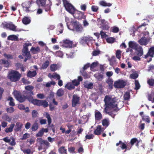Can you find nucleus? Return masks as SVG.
<instances>
[{
  "mask_svg": "<svg viewBox=\"0 0 154 154\" xmlns=\"http://www.w3.org/2000/svg\"><path fill=\"white\" fill-rule=\"evenodd\" d=\"M72 15L75 18L78 19V20L85 19L86 18V16L85 15L84 12L81 11H75Z\"/></svg>",
  "mask_w": 154,
  "mask_h": 154,
  "instance_id": "8",
  "label": "nucleus"
},
{
  "mask_svg": "<svg viewBox=\"0 0 154 154\" xmlns=\"http://www.w3.org/2000/svg\"><path fill=\"white\" fill-rule=\"evenodd\" d=\"M50 77L51 78H53L54 79H56L57 80H59L60 78V75L57 73H55L52 75Z\"/></svg>",
  "mask_w": 154,
  "mask_h": 154,
  "instance_id": "49",
  "label": "nucleus"
},
{
  "mask_svg": "<svg viewBox=\"0 0 154 154\" xmlns=\"http://www.w3.org/2000/svg\"><path fill=\"white\" fill-rule=\"evenodd\" d=\"M38 114V113L35 110H33L32 113V117L33 118L36 117L37 116Z\"/></svg>",
  "mask_w": 154,
  "mask_h": 154,
  "instance_id": "63",
  "label": "nucleus"
},
{
  "mask_svg": "<svg viewBox=\"0 0 154 154\" xmlns=\"http://www.w3.org/2000/svg\"><path fill=\"white\" fill-rule=\"evenodd\" d=\"M18 37L15 35H11L9 36L8 37V39L11 40H17Z\"/></svg>",
  "mask_w": 154,
  "mask_h": 154,
  "instance_id": "43",
  "label": "nucleus"
},
{
  "mask_svg": "<svg viewBox=\"0 0 154 154\" xmlns=\"http://www.w3.org/2000/svg\"><path fill=\"white\" fill-rule=\"evenodd\" d=\"M103 100L105 103L104 111L106 113L111 115V113L108 112V111L116 107L117 108H119V103H117L116 98H112L111 96L107 95L105 96Z\"/></svg>",
  "mask_w": 154,
  "mask_h": 154,
  "instance_id": "1",
  "label": "nucleus"
},
{
  "mask_svg": "<svg viewBox=\"0 0 154 154\" xmlns=\"http://www.w3.org/2000/svg\"><path fill=\"white\" fill-rule=\"evenodd\" d=\"M65 88H67L69 90H71L75 88L74 85L71 83H68L65 86Z\"/></svg>",
  "mask_w": 154,
  "mask_h": 154,
  "instance_id": "36",
  "label": "nucleus"
},
{
  "mask_svg": "<svg viewBox=\"0 0 154 154\" xmlns=\"http://www.w3.org/2000/svg\"><path fill=\"white\" fill-rule=\"evenodd\" d=\"M99 4L103 7H110L112 4L110 3H107L104 1H101L99 2Z\"/></svg>",
  "mask_w": 154,
  "mask_h": 154,
  "instance_id": "32",
  "label": "nucleus"
},
{
  "mask_svg": "<svg viewBox=\"0 0 154 154\" xmlns=\"http://www.w3.org/2000/svg\"><path fill=\"white\" fill-rule=\"evenodd\" d=\"M94 137V136L93 134H87L85 136V140H90L93 139Z\"/></svg>",
  "mask_w": 154,
  "mask_h": 154,
  "instance_id": "56",
  "label": "nucleus"
},
{
  "mask_svg": "<svg viewBox=\"0 0 154 154\" xmlns=\"http://www.w3.org/2000/svg\"><path fill=\"white\" fill-rule=\"evenodd\" d=\"M128 45L129 47L132 49H137L138 47V45L135 42L130 41L128 42Z\"/></svg>",
  "mask_w": 154,
  "mask_h": 154,
  "instance_id": "26",
  "label": "nucleus"
},
{
  "mask_svg": "<svg viewBox=\"0 0 154 154\" xmlns=\"http://www.w3.org/2000/svg\"><path fill=\"white\" fill-rule=\"evenodd\" d=\"M85 87L88 89H91L93 88V84L92 83H90L88 84H86L85 86Z\"/></svg>",
  "mask_w": 154,
  "mask_h": 154,
  "instance_id": "62",
  "label": "nucleus"
},
{
  "mask_svg": "<svg viewBox=\"0 0 154 154\" xmlns=\"http://www.w3.org/2000/svg\"><path fill=\"white\" fill-rule=\"evenodd\" d=\"M130 97V93L129 91H127L125 93L124 95V98L125 100H129Z\"/></svg>",
  "mask_w": 154,
  "mask_h": 154,
  "instance_id": "39",
  "label": "nucleus"
},
{
  "mask_svg": "<svg viewBox=\"0 0 154 154\" xmlns=\"http://www.w3.org/2000/svg\"><path fill=\"white\" fill-rule=\"evenodd\" d=\"M49 62L48 60L46 61L42 65L41 68L43 69H46L49 66Z\"/></svg>",
  "mask_w": 154,
  "mask_h": 154,
  "instance_id": "42",
  "label": "nucleus"
},
{
  "mask_svg": "<svg viewBox=\"0 0 154 154\" xmlns=\"http://www.w3.org/2000/svg\"><path fill=\"white\" fill-rule=\"evenodd\" d=\"M73 42L69 40L66 39L63 41V47L71 48L73 47Z\"/></svg>",
  "mask_w": 154,
  "mask_h": 154,
  "instance_id": "17",
  "label": "nucleus"
},
{
  "mask_svg": "<svg viewBox=\"0 0 154 154\" xmlns=\"http://www.w3.org/2000/svg\"><path fill=\"white\" fill-rule=\"evenodd\" d=\"M7 100L9 101V104L10 106H13L15 105V103L14 102V100L11 97H9L7 99Z\"/></svg>",
  "mask_w": 154,
  "mask_h": 154,
  "instance_id": "33",
  "label": "nucleus"
},
{
  "mask_svg": "<svg viewBox=\"0 0 154 154\" xmlns=\"http://www.w3.org/2000/svg\"><path fill=\"white\" fill-rule=\"evenodd\" d=\"M16 28V26H15L14 24L9 23L8 28V29H9L13 31H15Z\"/></svg>",
  "mask_w": 154,
  "mask_h": 154,
  "instance_id": "46",
  "label": "nucleus"
},
{
  "mask_svg": "<svg viewBox=\"0 0 154 154\" xmlns=\"http://www.w3.org/2000/svg\"><path fill=\"white\" fill-rule=\"evenodd\" d=\"M80 100L79 97L76 94L73 95L72 100V106L75 107L77 104H80Z\"/></svg>",
  "mask_w": 154,
  "mask_h": 154,
  "instance_id": "12",
  "label": "nucleus"
},
{
  "mask_svg": "<svg viewBox=\"0 0 154 154\" xmlns=\"http://www.w3.org/2000/svg\"><path fill=\"white\" fill-rule=\"evenodd\" d=\"M120 144H121L120 147L122 150L125 149V150L124 151L125 152H126L127 150H130L131 148V146H128L126 145V143L122 142L121 140L119 141V143H117L116 145L117 146H118Z\"/></svg>",
  "mask_w": 154,
  "mask_h": 154,
  "instance_id": "14",
  "label": "nucleus"
},
{
  "mask_svg": "<svg viewBox=\"0 0 154 154\" xmlns=\"http://www.w3.org/2000/svg\"><path fill=\"white\" fill-rule=\"evenodd\" d=\"M66 10L69 13L72 14L75 11V9L73 6L69 2L64 5Z\"/></svg>",
  "mask_w": 154,
  "mask_h": 154,
  "instance_id": "10",
  "label": "nucleus"
},
{
  "mask_svg": "<svg viewBox=\"0 0 154 154\" xmlns=\"http://www.w3.org/2000/svg\"><path fill=\"white\" fill-rule=\"evenodd\" d=\"M154 47H151L149 49L148 53L145 55L143 57L144 58H146L149 56H150L151 57L149 58V60L147 61V62L149 63L152 60V58L154 57Z\"/></svg>",
  "mask_w": 154,
  "mask_h": 154,
  "instance_id": "11",
  "label": "nucleus"
},
{
  "mask_svg": "<svg viewBox=\"0 0 154 154\" xmlns=\"http://www.w3.org/2000/svg\"><path fill=\"white\" fill-rule=\"evenodd\" d=\"M147 84L150 86H154V79H148L147 80Z\"/></svg>",
  "mask_w": 154,
  "mask_h": 154,
  "instance_id": "45",
  "label": "nucleus"
},
{
  "mask_svg": "<svg viewBox=\"0 0 154 154\" xmlns=\"http://www.w3.org/2000/svg\"><path fill=\"white\" fill-rule=\"evenodd\" d=\"M113 79L110 78H109L106 81V82L108 85L109 88L110 89H112L113 88Z\"/></svg>",
  "mask_w": 154,
  "mask_h": 154,
  "instance_id": "24",
  "label": "nucleus"
},
{
  "mask_svg": "<svg viewBox=\"0 0 154 154\" xmlns=\"http://www.w3.org/2000/svg\"><path fill=\"white\" fill-rule=\"evenodd\" d=\"M32 95H27L26 97V99L29 102L32 103L34 105H36L37 99H34L32 97Z\"/></svg>",
  "mask_w": 154,
  "mask_h": 154,
  "instance_id": "20",
  "label": "nucleus"
},
{
  "mask_svg": "<svg viewBox=\"0 0 154 154\" xmlns=\"http://www.w3.org/2000/svg\"><path fill=\"white\" fill-rule=\"evenodd\" d=\"M142 119L143 120L148 123L150 122V119L149 116H143Z\"/></svg>",
  "mask_w": 154,
  "mask_h": 154,
  "instance_id": "47",
  "label": "nucleus"
},
{
  "mask_svg": "<svg viewBox=\"0 0 154 154\" xmlns=\"http://www.w3.org/2000/svg\"><path fill=\"white\" fill-rule=\"evenodd\" d=\"M138 77V74L137 73H133L130 75V78L133 79H135Z\"/></svg>",
  "mask_w": 154,
  "mask_h": 154,
  "instance_id": "53",
  "label": "nucleus"
},
{
  "mask_svg": "<svg viewBox=\"0 0 154 154\" xmlns=\"http://www.w3.org/2000/svg\"><path fill=\"white\" fill-rule=\"evenodd\" d=\"M149 42L148 40L145 37H142L138 41L141 45H146Z\"/></svg>",
  "mask_w": 154,
  "mask_h": 154,
  "instance_id": "19",
  "label": "nucleus"
},
{
  "mask_svg": "<svg viewBox=\"0 0 154 154\" xmlns=\"http://www.w3.org/2000/svg\"><path fill=\"white\" fill-rule=\"evenodd\" d=\"M137 50L138 53L137 55L139 56H141L143 54V49L140 46H139L138 47H137V49H136Z\"/></svg>",
  "mask_w": 154,
  "mask_h": 154,
  "instance_id": "35",
  "label": "nucleus"
},
{
  "mask_svg": "<svg viewBox=\"0 0 154 154\" xmlns=\"http://www.w3.org/2000/svg\"><path fill=\"white\" fill-rule=\"evenodd\" d=\"M4 56L7 59H13V56L12 55L10 54H7L5 53L3 54Z\"/></svg>",
  "mask_w": 154,
  "mask_h": 154,
  "instance_id": "54",
  "label": "nucleus"
},
{
  "mask_svg": "<svg viewBox=\"0 0 154 154\" xmlns=\"http://www.w3.org/2000/svg\"><path fill=\"white\" fill-rule=\"evenodd\" d=\"M46 0H37L36 3L38 5H41V6L44 7Z\"/></svg>",
  "mask_w": 154,
  "mask_h": 154,
  "instance_id": "40",
  "label": "nucleus"
},
{
  "mask_svg": "<svg viewBox=\"0 0 154 154\" xmlns=\"http://www.w3.org/2000/svg\"><path fill=\"white\" fill-rule=\"evenodd\" d=\"M14 126L15 124H11L10 125L9 128H5V132L7 133L12 132Z\"/></svg>",
  "mask_w": 154,
  "mask_h": 154,
  "instance_id": "34",
  "label": "nucleus"
},
{
  "mask_svg": "<svg viewBox=\"0 0 154 154\" xmlns=\"http://www.w3.org/2000/svg\"><path fill=\"white\" fill-rule=\"evenodd\" d=\"M13 94L16 99L20 102H23L26 99V97L22 95L19 91H14Z\"/></svg>",
  "mask_w": 154,
  "mask_h": 154,
  "instance_id": "5",
  "label": "nucleus"
},
{
  "mask_svg": "<svg viewBox=\"0 0 154 154\" xmlns=\"http://www.w3.org/2000/svg\"><path fill=\"white\" fill-rule=\"evenodd\" d=\"M64 91L61 88L59 89L57 92V95L59 97H60L63 96L64 94Z\"/></svg>",
  "mask_w": 154,
  "mask_h": 154,
  "instance_id": "37",
  "label": "nucleus"
},
{
  "mask_svg": "<svg viewBox=\"0 0 154 154\" xmlns=\"http://www.w3.org/2000/svg\"><path fill=\"white\" fill-rule=\"evenodd\" d=\"M35 105L38 106H43L44 107L46 108L48 105V103L45 100H37Z\"/></svg>",
  "mask_w": 154,
  "mask_h": 154,
  "instance_id": "16",
  "label": "nucleus"
},
{
  "mask_svg": "<svg viewBox=\"0 0 154 154\" xmlns=\"http://www.w3.org/2000/svg\"><path fill=\"white\" fill-rule=\"evenodd\" d=\"M72 25L73 26V30L78 32H82L83 30L82 25L79 22L76 21L71 22Z\"/></svg>",
  "mask_w": 154,
  "mask_h": 154,
  "instance_id": "3",
  "label": "nucleus"
},
{
  "mask_svg": "<svg viewBox=\"0 0 154 154\" xmlns=\"http://www.w3.org/2000/svg\"><path fill=\"white\" fill-rule=\"evenodd\" d=\"M30 51L32 53L35 54L40 52V49L38 46H37L36 48L32 47L30 49Z\"/></svg>",
  "mask_w": 154,
  "mask_h": 154,
  "instance_id": "29",
  "label": "nucleus"
},
{
  "mask_svg": "<svg viewBox=\"0 0 154 154\" xmlns=\"http://www.w3.org/2000/svg\"><path fill=\"white\" fill-rule=\"evenodd\" d=\"M58 151L60 154H67V149L63 146L59 148L58 149Z\"/></svg>",
  "mask_w": 154,
  "mask_h": 154,
  "instance_id": "25",
  "label": "nucleus"
},
{
  "mask_svg": "<svg viewBox=\"0 0 154 154\" xmlns=\"http://www.w3.org/2000/svg\"><path fill=\"white\" fill-rule=\"evenodd\" d=\"M29 44L28 43H25L23 46V48L22 50V54L23 56H31L30 52L28 51V46Z\"/></svg>",
  "mask_w": 154,
  "mask_h": 154,
  "instance_id": "13",
  "label": "nucleus"
},
{
  "mask_svg": "<svg viewBox=\"0 0 154 154\" xmlns=\"http://www.w3.org/2000/svg\"><path fill=\"white\" fill-rule=\"evenodd\" d=\"M37 74L36 71L35 70L33 71L29 70L27 72V76L28 77L32 78L35 76Z\"/></svg>",
  "mask_w": 154,
  "mask_h": 154,
  "instance_id": "28",
  "label": "nucleus"
},
{
  "mask_svg": "<svg viewBox=\"0 0 154 154\" xmlns=\"http://www.w3.org/2000/svg\"><path fill=\"white\" fill-rule=\"evenodd\" d=\"M126 85V82L122 80L119 79L114 82L113 85L115 88H124Z\"/></svg>",
  "mask_w": 154,
  "mask_h": 154,
  "instance_id": "7",
  "label": "nucleus"
},
{
  "mask_svg": "<svg viewBox=\"0 0 154 154\" xmlns=\"http://www.w3.org/2000/svg\"><path fill=\"white\" fill-rule=\"evenodd\" d=\"M101 53V51L99 50H94L92 53V56H96L98 55Z\"/></svg>",
  "mask_w": 154,
  "mask_h": 154,
  "instance_id": "44",
  "label": "nucleus"
},
{
  "mask_svg": "<svg viewBox=\"0 0 154 154\" xmlns=\"http://www.w3.org/2000/svg\"><path fill=\"white\" fill-rule=\"evenodd\" d=\"M21 76V74L18 72L14 70H11L9 73L8 76L11 81L16 82L19 81Z\"/></svg>",
  "mask_w": 154,
  "mask_h": 154,
  "instance_id": "2",
  "label": "nucleus"
},
{
  "mask_svg": "<svg viewBox=\"0 0 154 154\" xmlns=\"http://www.w3.org/2000/svg\"><path fill=\"white\" fill-rule=\"evenodd\" d=\"M135 87L134 88V90H138L139 89L140 87V85L139 83V82L138 80H135Z\"/></svg>",
  "mask_w": 154,
  "mask_h": 154,
  "instance_id": "41",
  "label": "nucleus"
},
{
  "mask_svg": "<svg viewBox=\"0 0 154 154\" xmlns=\"http://www.w3.org/2000/svg\"><path fill=\"white\" fill-rule=\"evenodd\" d=\"M31 20L29 17H24L22 20V22L25 25H27L31 22Z\"/></svg>",
  "mask_w": 154,
  "mask_h": 154,
  "instance_id": "31",
  "label": "nucleus"
},
{
  "mask_svg": "<svg viewBox=\"0 0 154 154\" xmlns=\"http://www.w3.org/2000/svg\"><path fill=\"white\" fill-rule=\"evenodd\" d=\"M34 87L32 85H27L25 87V89L26 90L25 94L27 95H33L34 94L33 90Z\"/></svg>",
  "mask_w": 154,
  "mask_h": 154,
  "instance_id": "15",
  "label": "nucleus"
},
{
  "mask_svg": "<svg viewBox=\"0 0 154 154\" xmlns=\"http://www.w3.org/2000/svg\"><path fill=\"white\" fill-rule=\"evenodd\" d=\"M51 3L49 0H46L45 3V8L46 11H49L51 8Z\"/></svg>",
  "mask_w": 154,
  "mask_h": 154,
  "instance_id": "23",
  "label": "nucleus"
},
{
  "mask_svg": "<svg viewBox=\"0 0 154 154\" xmlns=\"http://www.w3.org/2000/svg\"><path fill=\"white\" fill-rule=\"evenodd\" d=\"M107 42L108 43H113L114 42L115 39L112 37L108 38L106 39Z\"/></svg>",
  "mask_w": 154,
  "mask_h": 154,
  "instance_id": "60",
  "label": "nucleus"
},
{
  "mask_svg": "<svg viewBox=\"0 0 154 154\" xmlns=\"http://www.w3.org/2000/svg\"><path fill=\"white\" fill-rule=\"evenodd\" d=\"M50 69L52 72L55 71L57 69V66L56 64L51 65L50 67Z\"/></svg>",
  "mask_w": 154,
  "mask_h": 154,
  "instance_id": "55",
  "label": "nucleus"
},
{
  "mask_svg": "<svg viewBox=\"0 0 154 154\" xmlns=\"http://www.w3.org/2000/svg\"><path fill=\"white\" fill-rule=\"evenodd\" d=\"M45 117L47 119L48 122V128H50V130H52L54 133L55 131V127L53 124L51 125L52 120L50 117V115L48 113L46 112V113Z\"/></svg>",
  "mask_w": 154,
  "mask_h": 154,
  "instance_id": "9",
  "label": "nucleus"
},
{
  "mask_svg": "<svg viewBox=\"0 0 154 154\" xmlns=\"http://www.w3.org/2000/svg\"><path fill=\"white\" fill-rule=\"evenodd\" d=\"M91 10L93 12H96L98 10V8L95 5H93L91 7Z\"/></svg>",
  "mask_w": 154,
  "mask_h": 154,
  "instance_id": "64",
  "label": "nucleus"
},
{
  "mask_svg": "<svg viewBox=\"0 0 154 154\" xmlns=\"http://www.w3.org/2000/svg\"><path fill=\"white\" fill-rule=\"evenodd\" d=\"M37 141L39 145L38 146L39 150L45 149V146H48L49 145V143L48 141L43 140L41 138H38L37 139Z\"/></svg>",
  "mask_w": 154,
  "mask_h": 154,
  "instance_id": "4",
  "label": "nucleus"
},
{
  "mask_svg": "<svg viewBox=\"0 0 154 154\" xmlns=\"http://www.w3.org/2000/svg\"><path fill=\"white\" fill-rule=\"evenodd\" d=\"M1 61L2 63L4 65V67L8 68L10 66V63L8 60L2 59Z\"/></svg>",
  "mask_w": 154,
  "mask_h": 154,
  "instance_id": "30",
  "label": "nucleus"
},
{
  "mask_svg": "<svg viewBox=\"0 0 154 154\" xmlns=\"http://www.w3.org/2000/svg\"><path fill=\"white\" fill-rule=\"evenodd\" d=\"M23 124L20 122H17L16 123L14 130L16 131H20L23 126Z\"/></svg>",
  "mask_w": 154,
  "mask_h": 154,
  "instance_id": "22",
  "label": "nucleus"
},
{
  "mask_svg": "<svg viewBox=\"0 0 154 154\" xmlns=\"http://www.w3.org/2000/svg\"><path fill=\"white\" fill-rule=\"evenodd\" d=\"M101 28L103 30H108L109 28V27L108 24H104L101 25Z\"/></svg>",
  "mask_w": 154,
  "mask_h": 154,
  "instance_id": "58",
  "label": "nucleus"
},
{
  "mask_svg": "<svg viewBox=\"0 0 154 154\" xmlns=\"http://www.w3.org/2000/svg\"><path fill=\"white\" fill-rule=\"evenodd\" d=\"M44 133L43 131L42 128V129L36 134V137H41L43 135Z\"/></svg>",
  "mask_w": 154,
  "mask_h": 154,
  "instance_id": "57",
  "label": "nucleus"
},
{
  "mask_svg": "<svg viewBox=\"0 0 154 154\" xmlns=\"http://www.w3.org/2000/svg\"><path fill=\"white\" fill-rule=\"evenodd\" d=\"M56 54L57 56L61 57H62L63 55V52L60 51H57L56 53Z\"/></svg>",
  "mask_w": 154,
  "mask_h": 154,
  "instance_id": "61",
  "label": "nucleus"
},
{
  "mask_svg": "<svg viewBox=\"0 0 154 154\" xmlns=\"http://www.w3.org/2000/svg\"><path fill=\"white\" fill-rule=\"evenodd\" d=\"M93 40V38L89 35L87 36H83L80 39L79 43L82 45L86 44L88 45L89 43Z\"/></svg>",
  "mask_w": 154,
  "mask_h": 154,
  "instance_id": "6",
  "label": "nucleus"
},
{
  "mask_svg": "<svg viewBox=\"0 0 154 154\" xmlns=\"http://www.w3.org/2000/svg\"><path fill=\"white\" fill-rule=\"evenodd\" d=\"M22 6L24 10L26 11H29V8L30 7V2L29 1H26L22 4Z\"/></svg>",
  "mask_w": 154,
  "mask_h": 154,
  "instance_id": "18",
  "label": "nucleus"
},
{
  "mask_svg": "<svg viewBox=\"0 0 154 154\" xmlns=\"http://www.w3.org/2000/svg\"><path fill=\"white\" fill-rule=\"evenodd\" d=\"M137 141V138H133L131 139V140L130 142V144H131V146H131L132 147V146H133L134 145V143H136Z\"/></svg>",
  "mask_w": 154,
  "mask_h": 154,
  "instance_id": "52",
  "label": "nucleus"
},
{
  "mask_svg": "<svg viewBox=\"0 0 154 154\" xmlns=\"http://www.w3.org/2000/svg\"><path fill=\"white\" fill-rule=\"evenodd\" d=\"M102 124L103 126L107 127L109 125V121L108 119H104L102 121Z\"/></svg>",
  "mask_w": 154,
  "mask_h": 154,
  "instance_id": "38",
  "label": "nucleus"
},
{
  "mask_svg": "<svg viewBox=\"0 0 154 154\" xmlns=\"http://www.w3.org/2000/svg\"><path fill=\"white\" fill-rule=\"evenodd\" d=\"M102 132L101 126L98 125L96 129L94 130V134L96 135H99Z\"/></svg>",
  "mask_w": 154,
  "mask_h": 154,
  "instance_id": "27",
  "label": "nucleus"
},
{
  "mask_svg": "<svg viewBox=\"0 0 154 154\" xmlns=\"http://www.w3.org/2000/svg\"><path fill=\"white\" fill-rule=\"evenodd\" d=\"M95 117L96 120L99 121L102 117L101 113L98 110H96L95 112Z\"/></svg>",
  "mask_w": 154,
  "mask_h": 154,
  "instance_id": "21",
  "label": "nucleus"
},
{
  "mask_svg": "<svg viewBox=\"0 0 154 154\" xmlns=\"http://www.w3.org/2000/svg\"><path fill=\"white\" fill-rule=\"evenodd\" d=\"M111 29V31L113 33H117L119 31V28L115 26L112 27Z\"/></svg>",
  "mask_w": 154,
  "mask_h": 154,
  "instance_id": "51",
  "label": "nucleus"
},
{
  "mask_svg": "<svg viewBox=\"0 0 154 154\" xmlns=\"http://www.w3.org/2000/svg\"><path fill=\"white\" fill-rule=\"evenodd\" d=\"M22 150L24 154H30L31 152V150L29 149H22Z\"/></svg>",
  "mask_w": 154,
  "mask_h": 154,
  "instance_id": "59",
  "label": "nucleus"
},
{
  "mask_svg": "<svg viewBox=\"0 0 154 154\" xmlns=\"http://www.w3.org/2000/svg\"><path fill=\"white\" fill-rule=\"evenodd\" d=\"M14 109L13 107H10L7 108L6 109V111L9 113H12L14 111Z\"/></svg>",
  "mask_w": 154,
  "mask_h": 154,
  "instance_id": "50",
  "label": "nucleus"
},
{
  "mask_svg": "<svg viewBox=\"0 0 154 154\" xmlns=\"http://www.w3.org/2000/svg\"><path fill=\"white\" fill-rule=\"evenodd\" d=\"M38 123H35L32 125V130L33 131H35L38 129Z\"/></svg>",
  "mask_w": 154,
  "mask_h": 154,
  "instance_id": "48",
  "label": "nucleus"
}]
</instances>
